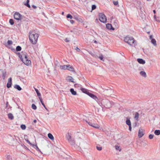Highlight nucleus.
Segmentation results:
<instances>
[{
  "mask_svg": "<svg viewBox=\"0 0 160 160\" xmlns=\"http://www.w3.org/2000/svg\"><path fill=\"white\" fill-rule=\"evenodd\" d=\"M94 42L95 43H97V42L95 40L94 41Z\"/></svg>",
  "mask_w": 160,
  "mask_h": 160,
  "instance_id": "nucleus-64",
  "label": "nucleus"
},
{
  "mask_svg": "<svg viewBox=\"0 0 160 160\" xmlns=\"http://www.w3.org/2000/svg\"><path fill=\"white\" fill-rule=\"evenodd\" d=\"M12 80V78L11 77H10V78H9L8 80V83L7 84V87L8 88H9L11 87Z\"/></svg>",
  "mask_w": 160,
  "mask_h": 160,
  "instance_id": "nucleus-10",
  "label": "nucleus"
},
{
  "mask_svg": "<svg viewBox=\"0 0 160 160\" xmlns=\"http://www.w3.org/2000/svg\"><path fill=\"white\" fill-rule=\"evenodd\" d=\"M124 40L126 42L132 46L135 47L137 44L136 43V41L132 37H126L125 38Z\"/></svg>",
  "mask_w": 160,
  "mask_h": 160,
  "instance_id": "nucleus-2",
  "label": "nucleus"
},
{
  "mask_svg": "<svg viewBox=\"0 0 160 160\" xmlns=\"http://www.w3.org/2000/svg\"><path fill=\"white\" fill-rule=\"evenodd\" d=\"M97 102V103L98 104L99 106H102V105H101L102 103V100L100 99H98L97 98V100H95Z\"/></svg>",
  "mask_w": 160,
  "mask_h": 160,
  "instance_id": "nucleus-26",
  "label": "nucleus"
},
{
  "mask_svg": "<svg viewBox=\"0 0 160 160\" xmlns=\"http://www.w3.org/2000/svg\"><path fill=\"white\" fill-rule=\"evenodd\" d=\"M99 20L102 22L105 23L106 22L107 19L105 15L102 13L99 14Z\"/></svg>",
  "mask_w": 160,
  "mask_h": 160,
  "instance_id": "nucleus-5",
  "label": "nucleus"
},
{
  "mask_svg": "<svg viewBox=\"0 0 160 160\" xmlns=\"http://www.w3.org/2000/svg\"><path fill=\"white\" fill-rule=\"evenodd\" d=\"M22 16L18 12H16L14 15V19L17 20H21L22 18Z\"/></svg>",
  "mask_w": 160,
  "mask_h": 160,
  "instance_id": "nucleus-6",
  "label": "nucleus"
},
{
  "mask_svg": "<svg viewBox=\"0 0 160 160\" xmlns=\"http://www.w3.org/2000/svg\"><path fill=\"white\" fill-rule=\"evenodd\" d=\"M140 74L142 77L146 78L147 77L146 73L143 71H141L140 72Z\"/></svg>",
  "mask_w": 160,
  "mask_h": 160,
  "instance_id": "nucleus-19",
  "label": "nucleus"
},
{
  "mask_svg": "<svg viewBox=\"0 0 160 160\" xmlns=\"http://www.w3.org/2000/svg\"><path fill=\"white\" fill-rule=\"evenodd\" d=\"M115 149L116 150H119V151H121V149H119V146L118 145H116L115 146Z\"/></svg>",
  "mask_w": 160,
  "mask_h": 160,
  "instance_id": "nucleus-44",
  "label": "nucleus"
},
{
  "mask_svg": "<svg viewBox=\"0 0 160 160\" xmlns=\"http://www.w3.org/2000/svg\"><path fill=\"white\" fill-rule=\"evenodd\" d=\"M129 126V130L130 131H131V130H132V127H131V125H130V126Z\"/></svg>",
  "mask_w": 160,
  "mask_h": 160,
  "instance_id": "nucleus-54",
  "label": "nucleus"
},
{
  "mask_svg": "<svg viewBox=\"0 0 160 160\" xmlns=\"http://www.w3.org/2000/svg\"><path fill=\"white\" fill-rule=\"evenodd\" d=\"M21 128L22 129L25 130L26 128V126L24 124H22L21 125Z\"/></svg>",
  "mask_w": 160,
  "mask_h": 160,
  "instance_id": "nucleus-37",
  "label": "nucleus"
},
{
  "mask_svg": "<svg viewBox=\"0 0 160 160\" xmlns=\"http://www.w3.org/2000/svg\"><path fill=\"white\" fill-rule=\"evenodd\" d=\"M67 139L68 142L72 145H74L75 144V142L74 140L72 138L70 134L69 133H68L66 135Z\"/></svg>",
  "mask_w": 160,
  "mask_h": 160,
  "instance_id": "nucleus-4",
  "label": "nucleus"
},
{
  "mask_svg": "<svg viewBox=\"0 0 160 160\" xmlns=\"http://www.w3.org/2000/svg\"><path fill=\"white\" fill-rule=\"evenodd\" d=\"M99 59L102 60V61H104V60L103 59V55L101 54L99 57Z\"/></svg>",
  "mask_w": 160,
  "mask_h": 160,
  "instance_id": "nucleus-46",
  "label": "nucleus"
},
{
  "mask_svg": "<svg viewBox=\"0 0 160 160\" xmlns=\"http://www.w3.org/2000/svg\"><path fill=\"white\" fill-rule=\"evenodd\" d=\"M96 8V6L95 5H93L92 7V10H93L95 9Z\"/></svg>",
  "mask_w": 160,
  "mask_h": 160,
  "instance_id": "nucleus-45",
  "label": "nucleus"
},
{
  "mask_svg": "<svg viewBox=\"0 0 160 160\" xmlns=\"http://www.w3.org/2000/svg\"><path fill=\"white\" fill-rule=\"evenodd\" d=\"M27 142L29 143V144L31 145H32V144L28 140H26V139H25Z\"/></svg>",
  "mask_w": 160,
  "mask_h": 160,
  "instance_id": "nucleus-52",
  "label": "nucleus"
},
{
  "mask_svg": "<svg viewBox=\"0 0 160 160\" xmlns=\"http://www.w3.org/2000/svg\"><path fill=\"white\" fill-rule=\"evenodd\" d=\"M12 41L11 40H8V45H10L12 44Z\"/></svg>",
  "mask_w": 160,
  "mask_h": 160,
  "instance_id": "nucleus-50",
  "label": "nucleus"
},
{
  "mask_svg": "<svg viewBox=\"0 0 160 160\" xmlns=\"http://www.w3.org/2000/svg\"><path fill=\"white\" fill-rule=\"evenodd\" d=\"M97 142L99 144H102L104 143V139L102 138H98L97 139Z\"/></svg>",
  "mask_w": 160,
  "mask_h": 160,
  "instance_id": "nucleus-11",
  "label": "nucleus"
},
{
  "mask_svg": "<svg viewBox=\"0 0 160 160\" xmlns=\"http://www.w3.org/2000/svg\"><path fill=\"white\" fill-rule=\"evenodd\" d=\"M126 124L130 126L131 125V121L129 120V118H127V120L126 122Z\"/></svg>",
  "mask_w": 160,
  "mask_h": 160,
  "instance_id": "nucleus-20",
  "label": "nucleus"
},
{
  "mask_svg": "<svg viewBox=\"0 0 160 160\" xmlns=\"http://www.w3.org/2000/svg\"><path fill=\"white\" fill-rule=\"evenodd\" d=\"M81 141V139H79V140H78V142H76V145L77 146H79V145H80V141Z\"/></svg>",
  "mask_w": 160,
  "mask_h": 160,
  "instance_id": "nucleus-47",
  "label": "nucleus"
},
{
  "mask_svg": "<svg viewBox=\"0 0 160 160\" xmlns=\"http://www.w3.org/2000/svg\"><path fill=\"white\" fill-rule=\"evenodd\" d=\"M81 91H82V92H83L85 93L86 94H87V93H88V92L86 89L83 88H81Z\"/></svg>",
  "mask_w": 160,
  "mask_h": 160,
  "instance_id": "nucleus-28",
  "label": "nucleus"
},
{
  "mask_svg": "<svg viewBox=\"0 0 160 160\" xmlns=\"http://www.w3.org/2000/svg\"><path fill=\"white\" fill-rule=\"evenodd\" d=\"M32 146H33V147H36V149L38 150V151H40V152H41L40 150L39 149V148L37 146V145H34V144H33L32 145Z\"/></svg>",
  "mask_w": 160,
  "mask_h": 160,
  "instance_id": "nucleus-41",
  "label": "nucleus"
},
{
  "mask_svg": "<svg viewBox=\"0 0 160 160\" xmlns=\"http://www.w3.org/2000/svg\"><path fill=\"white\" fill-rule=\"evenodd\" d=\"M144 130L141 128H140L139 129L138 132V137L139 138L142 137L144 135Z\"/></svg>",
  "mask_w": 160,
  "mask_h": 160,
  "instance_id": "nucleus-9",
  "label": "nucleus"
},
{
  "mask_svg": "<svg viewBox=\"0 0 160 160\" xmlns=\"http://www.w3.org/2000/svg\"><path fill=\"white\" fill-rule=\"evenodd\" d=\"M151 42L154 46H156L157 43L156 40L154 39H152L151 40Z\"/></svg>",
  "mask_w": 160,
  "mask_h": 160,
  "instance_id": "nucleus-32",
  "label": "nucleus"
},
{
  "mask_svg": "<svg viewBox=\"0 0 160 160\" xmlns=\"http://www.w3.org/2000/svg\"><path fill=\"white\" fill-rule=\"evenodd\" d=\"M33 122H34V123H36L37 122V120H34V121H33Z\"/></svg>",
  "mask_w": 160,
  "mask_h": 160,
  "instance_id": "nucleus-60",
  "label": "nucleus"
},
{
  "mask_svg": "<svg viewBox=\"0 0 160 160\" xmlns=\"http://www.w3.org/2000/svg\"><path fill=\"white\" fill-rule=\"evenodd\" d=\"M96 148L98 151H101L102 149V147H100L98 146H96Z\"/></svg>",
  "mask_w": 160,
  "mask_h": 160,
  "instance_id": "nucleus-39",
  "label": "nucleus"
},
{
  "mask_svg": "<svg viewBox=\"0 0 160 160\" xmlns=\"http://www.w3.org/2000/svg\"><path fill=\"white\" fill-rule=\"evenodd\" d=\"M68 67L67 68V69L70 71H71L73 72L74 73H76V72H75L74 70V68L72 66L69 65H68Z\"/></svg>",
  "mask_w": 160,
  "mask_h": 160,
  "instance_id": "nucleus-17",
  "label": "nucleus"
},
{
  "mask_svg": "<svg viewBox=\"0 0 160 160\" xmlns=\"http://www.w3.org/2000/svg\"><path fill=\"white\" fill-rule=\"evenodd\" d=\"M32 108L34 110H36L37 109V107L34 104H32Z\"/></svg>",
  "mask_w": 160,
  "mask_h": 160,
  "instance_id": "nucleus-38",
  "label": "nucleus"
},
{
  "mask_svg": "<svg viewBox=\"0 0 160 160\" xmlns=\"http://www.w3.org/2000/svg\"><path fill=\"white\" fill-rule=\"evenodd\" d=\"M101 105L107 108H109L112 107V104L107 99L102 100Z\"/></svg>",
  "mask_w": 160,
  "mask_h": 160,
  "instance_id": "nucleus-3",
  "label": "nucleus"
},
{
  "mask_svg": "<svg viewBox=\"0 0 160 160\" xmlns=\"http://www.w3.org/2000/svg\"><path fill=\"white\" fill-rule=\"evenodd\" d=\"M70 91L72 93V94L73 95H76L77 94L76 92L75 91H74V89L73 88H71L70 89Z\"/></svg>",
  "mask_w": 160,
  "mask_h": 160,
  "instance_id": "nucleus-24",
  "label": "nucleus"
},
{
  "mask_svg": "<svg viewBox=\"0 0 160 160\" xmlns=\"http://www.w3.org/2000/svg\"><path fill=\"white\" fill-rule=\"evenodd\" d=\"M29 0H27L26 3H29Z\"/></svg>",
  "mask_w": 160,
  "mask_h": 160,
  "instance_id": "nucleus-61",
  "label": "nucleus"
},
{
  "mask_svg": "<svg viewBox=\"0 0 160 160\" xmlns=\"http://www.w3.org/2000/svg\"><path fill=\"white\" fill-rule=\"evenodd\" d=\"M62 69L64 70L67 69V68L68 67V65H64L61 66Z\"/></svg>",
  "mask_w": 160,
  "mask_h": 160,
  "instance_id": "nucleus-33",
  "label": "nucleus"
},
{
  "mask_svg": "<svg viewBox=\"0 0 160 160\" xmlns=\"http://www.w3.org/2000/svg\"><path fill=\"white\" fill-rule=\"evenodd\" d=\"M21 48L20 46H18L16 47V50L17 51H21Z\"/></svg>",
  "mask_w": 160,
  "mask_h": 160,
  "instance_id": "nucleus-34",
  "label": "nucleus"
},
{
  "mask_svg": "<svg viewBox=\"0 0 160 160\" xmlns=\"http://www.w3.org/2000/svg\"><path fill=\"white\" fill-rule=\"evenodd\" d=\"M152 38H153V36L152 35H151L150 36V39L152 40Z\"/></svg>",
  "mask_w": 160,
  "mask_h": 160,
  "instance_id": "nucleus-57",
  "label": "nucleus"
},
{
  "mask_svg": "<svg viewBox=\"0 0 160 160\" xmlns=\"http://www.w3.org/2000/svg\"><path fill=\"white\" fill-rule=\"evenodd\" d=\"M67 18L70 19H72L73 18L72 16L70 14H68L67 16Z\"/></svg>",
  "mask_w": 160,
  "mask_h": 160,
  "instance_id": "nucleus-43",
  "label": "nucleus"
},
{
  "mask_svg": "<svg viewBox=\"0 0 160 160\" xmlns=\"http://www.w3.org/2000/svg\"><path fill=\"white\" fill-rule=\"evenodd\" d=\"M113 3L114 5L115 6L117 5L118 4V1H113Z\"/></svg>",
  "mask_w": 160,
  "mask_h": 160,
  "instance_id": "nucleus-42",
  "label": "nucleus"
},
{
  "mask_svg": "<svg viewBox=\"0 0 160 160\" xmlns=\"http://www.w3.org/2000/svg\"><path fill=\"white\" fill-rule=\"evenodd\" d=\"M66 79L67 81H68L73 82H74V81H73V78L71 76H68V77H67Z\"/></svg>",
  "mask_w": 160,
  "mask_h": 160,
  "instance_id": "nucleus-18",
  "label": "nucleus"
},
{
  "mask_svg": "<svg viewBox=\"0 0 160 160\" xmlns=\"http://www.w3.org/2000/svg\"><path fill=\"white\" fill-rule=\"evenodd\" d=\"M75 49L78 52H80L81 50L78 47H77L75 48Z\"/></svg>",
  "mask_w": 160,
  "mask_h": 160,
  "instance_id": "nucleus-51",
  "label": "nucleus"
},
{
  "mask_svg": "<svg viewBox=\"0 0 160 160\" xmlns=\"http://www.w3.org/2000/svg\"><path fill=\"white\" fill-rule=\"evenodd\" d=\"M137 61L141 64H144L145 63V61L142 58H138Z\"/></svg>",
  "mask_w": 160,
  "mask_h": 160,
  "instance_id": "nucleus-15",
  "label": "nucleus"
},
{
  "mask_svg": "<svg viewBox=\"0 0 160 160\" xmlns=\"http://www.w3.org/2000/svg\"><path fill=\"white\" fill-rule=\"evenodd\" d=\"M154 18L156 20V16L155 15L154 16Z\"/></svg>",
  "mask_w": 160,
  "mask_h": 160,
  "instance_id": "nucleus-59",
  "label": "nucleus"
},
{
  "mask_svg": "<svg viewBox=\"0 0 160 160\" xmlns=\"http://www.w3.org/2000/svg\"><path fill=\"white\" fill-rule=\"evenodd\" d=\"M64 12H62V15H64Z\"/></svg>",
  "mask_w": 160,
  "mask_h": 160,
  "instance_id": "nucleus-63",
  "label": "nucleus"
},
{
  "mask_svg": "<svg viewBox=\"0 0 160 160\" xmlns=\"http://www.w3.org/2000/svg\"><path fill=\"white\" fill-rule=\"evenodd\" d=\"M8 117L11 120H12L14 118L13 115L11 113H9L8 114Z\"/></svg>",
  "mask_w": 160,
  "mask_h": 160,
  "instance_id": "nucleus-29",
  "label": "nucleus"
},
{
  "mask_svg": "<svg viewBox=\"0 0 160 160\" xmlns=\"http://www.w3.org/2000/svg\"><path fill=\"white\" fill-rule=\"evenodd\" d=\"M24 4L25 6H27L29 8H30V6L29 5V3H25Z\"/></svg>",
  "mask_w": 160,
  "mask_h": 160,
  "instance_id": "nucleus-49",
  "label": "nucleus"
},
{
  "mask_svg": "<svg viewBox=\"0 0 160 160\" xmlns=\"http://www.w3.org/2000/svg\"><path fill=\"white\" fill-rule=\"evenodd\" d=\"M9 22L11 25H13L14 23L13 20L12 19H11L9 20Z\"/></svg>",
  "mask_w": 160,
  "mask_h": 160,
  "instance_id": "nucleus-36",
  "label": "nucleus"
},
{
  "mask_svg": "<svg viewBox=\"0 0 160 160\" xmlns=\"http://www.w3.org/2000/svg\"><path fill=\"white\" fill-rule=\"evenodd\" d=\"M22 61L27 65H28L31 63V61L28 59V58H24V59H22Z\"/></svg>",
  "mask_w": 160,
  "mask_h": 160,
  "instance_id": "nucleus-8",
  "label": "nucleus"
},
{
  "mask_svg": "<svg viewBox=\"0 0 160 160\" xmlns=\"http://www.w3.org/2000/svg\"><path fill=\"white\" fill-rule=\"evenodd\" d=\"M154 133L157 135H159L160 134V130H156L154 131Z\"/></svg>",
  "mask_w": 160,
  "mask_h": 160,
  "instance_id": "nucleus-31",
  "label": "nucleus"
},
{
  "mask_svg": "<svg viewBox=\"0 0 160 160\" xmlns=\"http://www.w3.org/2000/svg\"><path fill=\"white\" fill-rule=\"evenodd\" d=\"M48 138L51 140H53L54 139V138L53 135L50 133H49L48 135Z\"/></svg>",
  "mask_w": 160,
  "mask_h": 160,
  "instance_id": "nucleus-22",
  "label": "nucleus"
},
{
  "mask_svg": "<svg viewBox=\"0 0 160 160\" xmlns=\"http://www.w3.org/2000/svg\"><path fill=\"white\" fill-rule=\"evenodd\" d=\"M74 18L79 22H82L83 21L82 19L81 18L77 16H74Z\"/></svg>",
  "mask_w": 160,
  "mask_h": 160,
  "instance_id": "nucleus-16",
  "label": "nucleus"
},
{
  "mask_svg": "<svg viewBox=\"0 0 160 160\" xmlns=\"http://www.w3.org/2000/svg\"><path fill=\"white\" fill-rule=\"evenodd\" d=\"M92 127L96 128H98L100 127V126L99 125L97 124L94 123L93 124Z\"/></svg>",
  "mask_w": 160,
  "mask_h": 160,
  "instance_id": "nucleus-30",
  "label": "nucleus"
},
{
  "mask_svg": "<svg viewBox=\"0 0 160 160\" xmlns=\"http://www.w3.org/2000/svg\"><path fill=\"white\" fill-rule=\"evenodd\" d=\"M153 13L155 14L156 13V11L155 10H153Z\"/></svg>",
  "mask_w": 160,
  "mask_h": 160,
  "instance_id": "nucleus-62",
  "label": "nucleus"
},
{
  "mask_svg": "<svg viewBox=\"0 0 160 160\" xmlns=\"http://www.w3.org/2000/svg\"><path fill=\"white\" fill-rule=\"evenodd\" d=\"M32 7H33L34 9H36V8H37V7L36 6H35L34 5H32Z\"/></svg>",
  "mask_w": 160,
  "mask_h": 160,
  "instance_id": "nucleus-56",
  "label": "nucleus"
},
{
  "mask_svg": "<svg viewBox=\"0 0 160 160\" xmlns=\"http://www.w3.org/2000/svg\"><path fill=\"white\" fill-rule=\"evenodd\" d=\"M39 99L40 100V101L42 104L43 106L44 107V108H45L47 110H48V109H47V108H46V107H45V104H44V103H43V101H42V98H41V97H39Z\"/></svg>",
  "mask_w": 160,
  "mask_h": 160,
  "instance_id": "nucleus-23",
  "label": "nucleus"
},
{
  "mask_svg": "<svg viewBox=\"0 0 160 160\" xmlns=\"http://www.w3.org/2000/svg\"><path fill=\"white\" fill-rule=\"evenodd\" d=\"M74 21L73 20H70V22L72 24H73L74 23Z\"/></svg>",
  "mask_w": 160,
  "mask_h": 160,
  "instance_id": "nucleus-55",
  "label": "nucleus"
},
{
  "mask_svg": "<svg viewBox=\"0 0 160 160\" xmlns=\"http://www.w3.org/2000/svg\"><path fill=\"white\" fill-rule=\"evenodd\" d=\"M98 109V112H99V111H101V110H102L103 108L102 107V106H99L97 108Z\"/></svg>",
  "mask_w": 160,
  "mask_h": 160,
  "instance_id": "nucleus-35",
  "label": "nucleus"
},
{
  "mask_svg": "<svg viewBox=\"0 0 160 160\" xmlns=\"http://www.w3.org/2000/svg\"><path fill=\"white\" fill-rule=\"evenodd\" d=\"M34 88V89H35V91L37 93V96L38 97V98H39V97H41L40 93L39 92V91H38V89H36L35 88Z\"/></svg>",
  "mask_w": 160,
  "mask_h": 160,
  "instance_id": "nucleus-25",
  "label": "nucleus"
},
{
  "mask_svg": "<svg viewBox=\"0 0 160 160\" xmlns=\"http://www.w3.org/2000/svg\"><path fill=\"white\" fill-rule=\"evenodd\" d=\"M85 121L87 122L90 126L92 127L93 123H92L90 122H88L87 120H85Z\"/></svg>",
  "mask_w": 160,
  "mask_h": 160,
  "instance_id": "nucleus-40",
  "label": "nucleus"
},
{
  "mask_svg": "<svg viewBox=\"0 0 160 160\" xmlns=\"http://www.w3.org/2000/svg\"><path fill=\"white\" fill-rule=\"evenodd\" d=\"M65 41L66 42H69L70 41V40H69V38H66L65 39Z\"/></svg>",
  "mask_w": 160,
  "mask_h": 160,
  "instance_id": "nucleus-53",
  "label": "nucleus"
},
{
  "mask_svg": "<svg viewBox=\"0 0 160 160\" xmlns=\"http://www.w3.org/2000/svg\"><path fill=\"white\" fill-rule=\"evenodd\" d=\"M139 118V113L138 112L135 113L134 118L137 121H138V118Z\"/></svg>",
  "mask_w": 160,
  "mask_h": 160,
  "instance_id": "nucleus-27",
  "label": "nucleus"
},
{
  "mask_svg": "<svg viewBox=\"0 0 160 160\" xmlns=\"http://www.w3.org/2000/svg\"><path fill=\"white\" fill-rule=\"evenodd\" d=\"M0 71L1 72L2 75L3 80H4L6 75V72L5 70H3L1 69H0Z\"/></svg>",
  "mask_w": 160,
  "mask_h": 160,
  "instance_id": "nucleus-13",
  "label": "nucleus"
},
{
  "mask_svg": "<svg viewBox=\"0 0 160 160\" xmlns=\"http://www.w3.org/2000/svg\"><path fill=\"white\" fill-rule=\"evenodd\" d=\"M106 28L108 29L112 30H114V28L112 27L111 24L109 23H107V24H106Z\"/></svg>",
  "mask_w": 160,
  "mask_h": 160,
  "instance_id": "nucleus-14",
  "label": "nucleus"
},
{
  "mask_svg": "<svg viewBox=\"0 0 160 160\" xmlns=\"http://www.w3.org/2000/svg\"><path fill=\"white\" fill-rule=\"evenodd\" d=\"M29 38L31 42L33 44L37 43L39 34L32 31H30L29 33Z\"/></svg>",
  "mask_w": 160,
  "mask_h": 160,
  "instance_id": "nucleus-1",
  "label": "nucleus"
},
{
  "mask_svg": "<svg viewBox=\"0 0 160 160\" xmlns=\"http://www.w3.org/2000/svg\"><path fill=\"white\" fill-rule=\"evenodd\" d=\"M8 102H7L6 103V107H7L8 106Z\"/></svg>",
  "mask_w": 160,
  "mask_h": 160,
  "instance_id": "nucleus-58",
  "label": "nucleus"
},
{
  "mask_svg": "<svg viewBox=\"0 0 160 160\" xmlns=\"http://www.w3.org/2000/svg\"><path fill=\"white\" fill-rule=\"evenodd\" d=\"M154 135L153 134H150L149 136V138L150 139H152L153 138Z\"/></svg>",
  "mask_w": 160,
  "mask_h": 160,
  "instance_id": "nucleus-48",
  "label": "nucleus"
},
{
  "mask_svg": "<svg viewBox=\"0 0 160 160\" xmlns=\"http://www.w3.org/2000/svg\"><path fill=\"white\" fill-rule=\"evenodd\" d=\"M14 88L17 89L18 91H20L22 90L21 87L18 85H15L14 86Z\"/></svg>",
  "mask_w": 160,
  "mask_h": 160,
  "instance_id": "nucleus-21",
  "label": "nucleus"
},
{
  "mask_svg": "<svg viewBox=\"0 0 160 160\" xmlns=\"http://www.w3.org/2000/svg\"><path fill=\"white\" fill-rule=\"evenodd\" d=\"M18 54H19V57L22 61V59H24V58H28L27 55V53L26 52H22L21 54L19 53H18Z\"/></svg>",
  "mask_w": 160,
  "mask_h": 160,
  "instance_id": "nucleus-7",
  "label": "nucleus"
},
{
  "mask_svg": "<svg viewBox=\"0 0 160 160\" xmlns=\"http://www.w3.org/2000/svg\"><path fill=\"white\" fill-rule=\"evenodd\" d=\"M87 94L93 99L94 100H97V97L93 94L88 92V93H87Z\"/></svg>",
  "mask_w": 160,
  "mask_h": 160,
  "instance_id": "nucleus-12",
  "label": "nucleus"
}]
</instances>
